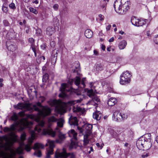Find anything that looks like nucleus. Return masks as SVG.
I'll list each match as a JSON object with an SVG mask.
<instances>
[{
    "label": "nucleus",
    "mask_w": 158,
    "mask_h": 158,
    "mask_svg": "<svg viewBox=\"0 0 158 158\" xmlns=\"http://www.w3.org/2000/svg\"><path fill=\"white\" fill-rule=\"evenodd\" d=\"M15 108L23 111L18 113L19 115L22 117L25 115L24 112L31 110L33 109L37 111L39 114L43 117L49 115L51 112V110L50 107L48 106H43L39 102H37L36 105H34L33 108L31 107L30 104L23 103H19L15 106Z\"/></svg>",
    "instance_id": "f257e3e1"
},
{
    "label": "nucleus",
    "mask_w": 158,
    "mask_h": 158,
    "mask_svg": "<svg viewBox=\"0 0 158 158\" xmlns=\"http://www.w3.org/2000/svg\"><path fill=\"white\" fill-rule=\"evenodd\" d=\"M20 123V125H19V123L18 122H15V123L11 125L10 127V132L15 131L20 132L23 131L26 128H28L30 129L31 137L29 139L28 142L30 144H27L25 146V149L28 152L31 149L30 145L32 143L33 140L35 137V132L34 131L30 130L33 123L31 121H29L26 118L21 119Z\"/></svg>",
    "instance_id": "f03ea898"
},
{
    "label": "nucleus",
    "mask_w": 158,
    "mask_h": 158,
    "mask_svg": "<svg viewBox=\"0 0 158 158\" xmlns=\"http://www.w3.org/2000/svg\"><path fill=\"white\" fill-rule=\"evenodd\" d=\"M47 120V123L46 124L44 121L40 118L36 119L38 125L35 127L34 131L39 133L41 131V128H43V133L44 135H48L54 137L56 135V132L52 129L51 127L54 123L57 122L58 119L55 116L51 115L48 117Z\"/></svg>",
    "instance_id": "7ed1b4c3"
},
{
    "label": "nucleus",
    "mask_w": 158,
    "mask_h": 158,
    "mask_svg": "<svg viewBox=\"0 0 158 158\" xmlns=\"http://www.w3.org/2000/svg\"><path fill=\"white\" fill-rule=\"evenodd\" d=\"M129 4L128 0H116L114 2V6L116 12L123 15L129 9Z\"/></svg>",
    "instance_id": "20e7f679"
},
{
    "label": "nucleus",
    "mask_w": 158,
    "mask_h": 158,
    "mask_svg": "<svg viewBox=\"0 0 158 158\" xmlns=\"http://www.w3.org/2000/svg\"><path fill=\"white\" fill-rule=\"evenodd\" d=\"M87 95L92 99L91 100L88 102V104L93 105L95 106H96V105H97V103L100 102V99L95 94L93 89H87Z\"/></svg>",
    "instance_id": "39448f33"
},
{
    "label": "nucleus",
    "mask_w": 158,
    "mask_h": 158,
    "mask_svg": "<svg viewBox=\"0 0 158 158\" xmlns=\"http://www.w3.org/2000/svg\"><path fill=\"white\" fill-rule=\"evenodd\" d=\"M131 76V73L128 71L123 73L120 77V83L121 85H124L129 83Z\"/></svg>",
    "instance_id": "423d86ee"
},
{
    "label": "nucleus",
    "mask_w": 158,
    "mask_h": 158,
    "mask_svg": "<svg viewBox=\"0 0 158 158\" xmlns=\"http://www.w3.org/2000/svg\"><path fill=\"white\" fill-rule=\"evenodd\" d=\"M127 118V115L125 114H121L119 111H116L113 114V119L116 121L120 122L126 120Z\"/></svg>",
    "instance_id": "0eeeda50"
},
{
    "label": "nucleus",
    "mask_w": 158,
    "mask_h": 158,
    "mask_svg": "<svg viewBox=\"0 0 158 158\" xmlns=\"http://www.w3.org/2000/svg\"><path fill=\"white\" fill-rule=\"evenodd\" d=\"M92 125L90 124H85L82 128L77 127L78 130L81 134L85 133V134L90 135L92 133Z\"/></svg>",
    "instance_id": "6e6552de"
},
{
    "label": "nucleus",
    "mask_w": 158,
    "mask_h": 158,
    "mask_svg": "<svg viewBox=\"0 0 158 158\" xmlns=\"http://www.w3.org/2000/svg\"><path fill=\"white\" fill-rule=\"evenodd\" d=\"M68 156H70V158H75V156L73 153H67L64 148L63 149L62 152L56 153L55 155L56 158H67Z\"/></svg>",
    "instance_id": "1a4fd4ad"
},
{
    "label": "nucleus",
    "mask_w": 158,
    "mask_h": 158,
    "mask_svg": "<svg viewBox=\"0 0 158 158\" xmlns=\"http://www.w3.org/2000/svg\"><path fill=\"white\" fill-rule=\"evenodd\" d=\"M131 22L133 25L137 27L142 26L146 23V22L144 20L138 19L135 16L131 18Z\"/></svg>",
    "instance_id": "9d476101"
},
{
    "label": "nucleus",
    "mask_w": 158,
    "mask_h": 158,
    "mask_svg": "<svg viewBox=\"0 0 158 158\" xmlns=\"http://www.w3.org/2000/svg\"><path fill=\"white\" fill-rule=\"evenodd\" d=\"M54 143V141L51 140L49 139L48 140V143L49 145V148L47 150V158H49L50 155L53 154V148L55 147Z\"/></svg>",
    "instance_id": "9b49d317"
},
{
    "label": "nucleus",
    "mask_w": 158,
    "mask_h": 158,
    "mask_svg": "<svg viewBox=\"0 0 158 158\" xmlns=\"http://www.w3.org/2000/svg\"><path fill=\"white\" fill-rule=\"evenodd\" d=\"M44 145L40 143H36L35 144L33 149L35 151L34 154L38 157H40L41 156V151L39 150L40 148H43Z\"/></svg>",
    "instance_id": "f8f14e48"
},
{
    "label": "nucleus",
    "mask_w": 158,
    "mask_h": 158,
    "mask_svg": "<svg viewBox=\"0 0 158 158\" xmlns=\"http://www.w3.org/2000/svg\"><path fill=\"white\" fill-rule=\"evenodd\" d=\"M75 84L79 87L84 88L85 87V82L86 80V78H83L81 81V78L78 76L76 77L74 79Z\"/></svg>",
    "instance_id": "ddd939ff"
},
{
    "label": "nucleus",
    "mask_w": 158,
    "mask_h": 158,
    "mask_svg": "<svg viewBox=\"0 0 158 158\" xmlns=\"http://www.w3.org/2000/svg\"><path fill=\"white\" fill-rule=\"evenodd\" d=\"M10 154L9 156L5 152H2L0 153V158H14V157L16 155V153L14 150L10 149ZM19 158H23L22 157L20 156Z\"/></svg>",
    "instance_id": "4468645a"
},
{
    "label": "nucleus",
    "mask_w": 158,
    "mask_h": 158,
    "mask_svg": "<svg viewBox=\"0 0 158 158\" xmlns=\"http://www.w3.org/2000/svg\"><path fill=\"white\" fill-rule=\"evenodd\" d=\"M144 140V138L142 137H140L139 139L136 143V145L137 147H139L141 149L144 147V145L145 146L147 145L145 143V142Z\"/></svg>",
    "instance_id": "2eb2a0df"
},
{
    "label": "nucleus",
    "mask_w": 158,
    "mask_h": 158,
    "mask_svg": "<svg viewBox=\"0 0 158 158\" xmlns=\"http://www.w3.org/2000/svg\"><path fill=\"white\" fill-rule=\"evenodd\" d=\"M151 135L149 134H146L143 136H142V137L144 138L145 142V143L147 145H148V148H150L151 147V139L150 138Z\"/></svg>",
    "instance_id": "dca6fc26"
},
{
    "label": "nucleus",
    "mask_w": 158,
    "mask_h": 158,
    "mask_svg": "<svg viewBox=\"0 0 158 158\" xmlns=\"http://www.w3.org/2000/svg\"><path fill=\"white\" fill-rule=\"evenodd\" d=\"M69 123L70 125L77 126L78 125V120L76 117L71 116L69 119Z\"/></svg>",
    "instance_id": "f3484780"
},
{
    "label": "nucleus",
    "mask_w": 158,
    "mask_h": 158,
    "mask_svg": "<svg viewBox=\"0 0 158 158\" xmlns=\"http://www.w3.org/2000/svg\"><path fill=\"white\" fill-rule=\"evenodd\" d=\"M58 139L56 140V142L57 143H61L65 139V135L60 133L58 135Z\"/></svg>",
    "instance_id": "a211bd4d"
},
{
    "label": "nucleus",
    "mask_w": 158,
    "mask_h": 158,
    "mask_svg": "<svg viewBox=\"0 0 158 158\" xmlns=\"http://www.w3.org/2000/svg\"><path fill=\"white\" fill-rule=\"evenodd\" d=\"M68 134L70 137L73 138L75 140L77 139V133L74 130L72 129L69 131L68 132Z\"/></svg>",
    "instance_id": "6ab92c4d"
},
{
    "label": "nucleus",
    "mask_w": 158,
    "mask_h": 158,
    "mask_svg": "<svg viewBox=\"0 0 158 158\" xmlns=\"http://www.w3.org/2000/svg\"><path fill=\"white\" fill-rule=\"evenodd\" d=\"M55 31L54 28L53 27H49L46 29V34L49 36H51L55 32Z\"/></svg>",
    "instance_id": "aec40b11"
},
{
    "label": "nucleus",
    "mask_w": 158,
    "mask_h": 158,
    "mask_svg": "<svg viewBox=\"0 0 158 158\" xmlns=\"http://www.w3.org/2000/svg\"><path fill=\"white\" fill-rule=\"evenodd\" d=\"M117 102V101L115 98H111L108 101L107 104L110 106H114Z\"/></svg>",
    "instance_id": "412c9836"
},
{
    "label": "nucleus",
    "mask_w": 158,
    "mask_h": 158,
    "mask_svg": "<svg viewBox=\"0 0 158 158\" xmlns=\"http://www.w3.org/2000/svg\"><path fill=\"white\" fill-rule=\"evenodd\" d=\"M102 116V114L100 111H97L93 114V118L97 120H100Z\"/></svg>",
    "instance_id": "4be33fe9"
},
{
    "label": "nucleus",
    "mask_w": 158,
    "mask_h": 158,
    "mask_svg": "<svg viewBox=\"0 0 158 158\" xmlns=\"http://www.w3.org/2000/svg\"><path fill=\"white\" fill-rule=\"evenodd\" d=\"M85 35L88 38H91L93 35V32L90 29H87L85 32Z\"/></svg>",
    "instance_id": "5701e85b"
},
{
    "label": "nucleus",
    "mask_w": 158,
    "mask_h": 158,
    "mask_svg": "<svg viewBox=\"0 0 158 158\" xmlns=\"http://www.w3.org/2000/svg\"><path fill=\"white\" fill-rule=\"evenodd\" d=\"M127 44V42L125 40H123L119 42L118 47L120 49H123L125 48Z\"/></svg>",
    "instance_id": "b1692460"
},
{
    "label": "nucleus",
    "mask_w": 158,
    "mask_h": 158,
    "mask_svg": "<svg viewBox=\"0 0 158 158\" xmlns=\"http://www.w3.org/2000/svg\"><path fill=\"white\" fill-rule=\"evenodd\" d=\"M103 65L101 63L97 64L95 66L96 71L98 72L102 71L103 69Z\"/></svg>",
    "instance_id": "393cba45"
},
{
    "label": "nucleus",
    "mask_w": 158,
    "mask_h": 158,
    "mask_svg": "<svg viewBox=\"0 0 158 158\" xmlns=\"http://www.w3.org/2000/svg\"><path fill=\"white\" fill-rule=\"evenodd\" d=\"M57 122V126L58 127H63V124L64 123V120L63 119L60 118L58 119Z\"/></svg>",
    "instance_id": "a878e982"
},
{
    "label": "nucleus",
    "mask_w": 158,
    "mask_h": 158,
    "mask_svg": "<svg viewBox=\"0 0 158 158\" xmlns=\"http://www.w3.org/2000/svg\"><path fill=\"white\" fill-rule=\"evenodd\" d=\"M90 135L85 134L84 136L83 144L84 145H86L89 143V139H88V137Z\"/></svg>",
    "instance_id": "bb28decb"
},
{
    "label": "nucleus",
    "mask_w": 158,
    "mask_h": 158,
    "mask_svg": "<svg viewBox=\"0 0 158 158\" xmlns=\"http://www.w3.org/2000/svg\"><path fill=\"white\" fill-rule=\"evenodd\" d=\"M7 48L9 50L12 52H14L16 50L17 47L15 45L11 44L9 46H7Z\"/></svg>",
    "instance_id": "cd10ccee"
},
{
    "label": "nucleus",
    "mask_w": 158,
    "mask_h": 158,
    "mask_svg": "<svg viewBox=\"0 0 158 158\" xmlns=\"http://www.w3.org/2000/svg\"><path fill=\"white\" fill-rule=\"evenodd\" d=\"M67 84L64 83H62L61 85V87L60 88V90L62 93L64 94L65 91L67 90L66 89Z\"/></svg>",
    "instance_id": "c85d7f7f"
},
{
    "label": "nucleus",
    "mask_w": 158,
    "mask_h": 158,
    "mask_svg": "<svg viewBox=\"0 0 158 158\" xmlns=\"http://www.w3.org/2000/svg\"><path fill=\"white\" fill-rule=\"evenodd\" d=\"M7 6V3L6 2H5L3 4L2 10L3 12L6 13L8 11Z\"/></svg>",
    "instance_id": "c756f323"
},
{
    "label": "nucleus",
    "mask_w": 158,
    "mask_h": 158,
    "mask_svg": "<svg viewBox=\"0 0 158 158\" xmlns=\"http://www.w3.org/2000/svg\"><path fill=\"white\" fill-rule=\"evenodd\" d=\"M73 110L74 113H77L81 112L82 110V109L79 107L74 106L73 107Z\"/></svg>",
    "instance_id": "7c9ffc66"
},
{
    "label": "nucleus",
    "mask_w": 158,
    "mask_h": 158,
    "mask_svg": "<svg viewBox=\"0 0 158 158\" xmlns=\"http://www.w3.org/2000/svg\"><path fill=\"white\" fill-rule=\"evenodd\" d=\"M31 48L33 52H38L39 49L37 46H36L35 44L31 45Z\"/></svg>",
    "instance_id": "2f4dec72"
},
{
    "label": "nucleus",
    "mask_w": 158,
    "mask_h": 158,
    "mask_svg": "<svg viewBox=\"0 0 158 158\" xmlns=\"http://www.w3.org/2000/svg\"><path fill=\"white\" fill-rule=\"evenodd\" d=\"M16 151L18 153L22 154L23 153V148L21 146H20L17 148Z\"/></svg>",
    "instance_id": "473e14b6"
},
{
    "label": "nucleus",
    "mask_w": 158,
    "mask_h": 158,
    "mask_svg": "<svg viewBox=\"0 0 158 158\" xmlns=\"http://www.w3.org/2000/svg\"><path fill=\"white\" fill-rule=\"evenodd\" d=\"M48 79V75L47 74H45L43 76V81L46 82Z\"/></svg>",
    "instance_id": "72a5a7b5"
},
{
    "label": "nucleus",
    "mask_w": 158,
    "mask_h": 158,
    "mask_svg": "<svg viewBox=\"0 0 158 158\" xmlns=\"http://www.w3.org/2000/svg\"><path fill=\"white\" fill-rule=\"evenodd\" d=\"M29 9L31 12H32L35 14H37L38 13V11L37 10L35 9L33 7H30Z\"/></svg>",
    "instance_id": "f704fd0d"
},
{
    "label": "nucleus",
    "mask_w": 158,
    "mask_h": 158,
    "mask_svg": "<svg viewBox=\"0 0 158 158\" xmlns=\"http://www.w3.org/2000/svg\"><path fill=\"white\" fill-rule=\"evenodd\" d=\"M26 138V134L25 132H23L21 135V139L23 141L25 140Z\"/></svg>",
    "instance_id": "c9c22d12"
},
{
    "label": "nucleus",
    "mask_w": 158,
    "mask_h": 158,
    "mask_svg": "<svg viewBox=\"0 0 158 158\" xmlns=\"http://www.w3.org/2000/svg\"><path fill=\"white\" fill-rule=\"evenodd\" d=\"M11 119L14 121H17L18 119V117L16 114H14L11 117Z\"/></svg>",
    "instance_id": "e433bc0d"
},
{
    "label": "nucleus",
    "mask_w": 158,
    "mask_h": 158,
    "mask_svg": "<svg viewBox=\"0 0 158 158\" xmlns=\"http://www.w3.org/2000/svg\"><path fill=\"white\" fill-rule=\"evenodd\" d=\"M80 102V100H78L77 101H70L69 102V103L71 104V105H73L76 103H78Z\"/></svg>",
    "instance_id": "4c0bfd02"
},
{
    "label": "nucleus",
    "mask_w": 158,
    "mask_h": 158,
    "mask_svg": "<svg viewBox=\"0 0 158 158\" xmlns=\"http://www.w3.org/2000/svg\"><path fill=\"white\" fill-rule=\"evenodd\" d=\"M9 7L10 8L15 10L16 9V6L15 4L13 3H12L9 5Z\"/></svg>",
    "instance_id": "58836bf2"
},
{
    "label": "nucleus",
    "mask_w": 158,
    "mask_h": 158,
    "mask_svg": "<svg viewBox=\"0 0 158 158\" xmlns=\"http://www.w3.org/2000/svg\"><path fill=\"white\" fill-rule=\"evenodd\" d=\"M3 23L5 26H9L10 25V23L7 20H4Z\"/></svg>",
    "instance_id": "ea45409f"
},
{
    "label": "nucleus",
    "mask_w": 158,
    "mask_h": 158,
    "mask_svg": "<svg viewBox=\"0 0 158 158\" xmlns=\"http://www.w3.org/2000/svg\"><path fill=\"white\" fill-rule=\"evenodd\" d=\"M28 41L31 44V45L35 44L34 40L32 38H29L28 39Z\"/></svg>",
    "instance_id": "a19ab883"
},
{
    "label": "nucleus",
    "mask_w": 158,
    "mask_h": 158,
    "mask_svg": "<svg viewBox=\"0 0 158 158\" xmlns=\"http://www.w3.org/2000/svg\"><path fill=\"white\" fill-rule=\"evenodd\" d=\"M154 41L156 44H158V35L155 36L154 38Z\"/></svg>",
    "instance_id": "79ce46f5"
},
{
    "label": "nucleus",
    "mask_w": 158,
    "mask_h": 158,
    "mask_svg": "<svg viewBox=\"0 0 158 158\" xmlns=\"http://www.w3.org/2000/svg\"><path fill=\"white\" fill-rule=\"evenodd\" d=\"M7 140V137L5 135L0 137V141L2 142L3 141V140Z\"/></svg>",
    "instance_id": "37998d69"
},
{
    "label": "nucleus",
    "mask_w": 158,
    "mask_h": 158,
    "mask_svg": "<svg viewBox=\"0 0 158 158\" xmlns=\"http://www.w3.org/2000/svg\"><path fill=\"white\" fill-rule=\"evenodd\" d=\"M59 7V5L57 4H54L53 6V8L54 9V10H57Z\"/></svg>",
    "instance_id": "c03bdc74"
},
{
    "label": "nucleus",
    "mask_w": 158,
    "mask_h": 158,
    "mask_svg": "<svg viewBox=\"0 0 158 158\" xmlns=\"http://www.w3.org/2000/svg\"><path fill=\"white\" fill-rule=\"evenodd\" d=\"M45 100V98L43 96H40V97L39 100L41 102H43Z\"/></svg>",
    "instance_id": "a18cd8bd"
},
{
    "label": "nucleus",
    "mask_w": 158,
    "mask_h": 158,
    "mask_svg": "<svg viewBox=\"0 0 158 158\" xmlns=\"http://www.w3.org/2000/svg\"><path fill=\"white\" fill-rule=\"evenodd\" d=\"M75 143L72 141L70 145V148H72L75 147Z\"/></svg>",
    "instance_id": "49530a36"
},
{
    "label": "nucleus",
    "mask_w": 158,
    "mask_h": 158,
    "mask_svg": "<svg viewBox=\"0 0 158 158\" xmlns=\"http://www.w3.org/2000/svg\"><path fill=\"white\" fill-rule=\"evenodd\" d=\"M4 131L5 132H10V128L8 127H5L4 128Z\"/></svg>",
    "instance_id": "de8ad7c7"
},
{
    "label": "nucleus",
    "mask_w": 158,
    "mask_h": 158,
    "mask_svg": "<svg viewBox=\"0 0 158 158\" xmlns=\"http://www.w3.org/2000/svg\"><path fill=\"white\" fill-rule=\"evenodd\" d=\"M99 17L100 18V20L101 21H103L104 19V16L103 15L101 14H99L98 15Z\"/></svg>",
    "instance_id": "09e8293b"
},
{
    "label": "nucleus",
    "mask_w": 158,
    "mask_h": 158,
    "mask_svg": "<svg viewBox=\"0 0 158 158\" xmlns=\"http://www.w3.org/2000/svg\"><path fill=\"white\" fill-rule=\"evenodd\" d=\"M106 3H104L103 4L101 5V7L102 9H103L106 7Z\"/></svg>",
    "instance_id": "8fccbe9b"
},
{
    "label": "nucleus",
    "mask_w": 158,
    "mask_h": 158,
    "mask_svg": "<svg viewBox=\"0 0 158 158\" xmlns=\"http://www.w3.org/2000/svg\"><path fill=\"white\" fill-rule=\"evenodd\" d=\"M58 19L56 17L54 18L53 19V21L54 22H55V23H56V22L58 23Z\"/></svg>",
    "instance_id": "3c124183"
},
{
    "label": "nucleus",
    "mask_w": 158,
    "mask_h": 158,
    "mask_svg": "<svg viewBox=\"0 0 158 158\" xmlns=\"http://www.w3.org/2000/svg\"><path fill=\"white\" fill-rule=\"evenodd\" d=\"M111 27V25H108L106 27V30L107 31L110 30V28Z\"/></svg>",
    "instance_id": "603ef678"
},
{
    "label": "nucleus",
    "mask_w": 158,
    "mask_h": 158,
    "mask_svg": "<svg viewBox=\"0 0 158 158\" xmlns=\"http://www.w3.org/2000/svg\"><path fill=\"white\" fill-rule=\"evenodd\" d=\"M46 46L44 44H43L41 46V48L43 49H44L46 48Z\"/></svg>",
    "instance_id": "864d4df0"
},
{
    "label": "nucleus",
    "mask_w": 158,
    "mask_h": 158,
    "mask_svg": "<svg viewBox=\"0 0 158 158\" xmlns=\"http://www.w3.org/2000/svg\"><path fill=\"white\" fill-rule=\"evenodd\" d=\"M27 117L31 118H33V116L31 114H27Z\"/></svg>",
    "instance_id": "5fc2aeb1"
},
{
    "label": "nucleus",
    "mask_w": 158,
    "mask_h": 158,
    "mask_svg": "<svg viewBox=\"0 0 158 158\" xmlns=\"http://www.w3.org/2000/svg\"><path fill=\"white\" fill-rule=\"evenodd\" d=\"M101 48L103 50L105 51V48H106V47L104 45L102 44V46H101Z\"/></svg>",
    "instance_id": "6e6d98bb"
},
{
    "label": "nucleus",
    "mask_w": 158,
    "mask_h": 158,
    "mask_svg": "<svg viewBox=\"0 0 158 158\" xmlns=\"http://www.w3.org/2000/svg\"><path fill=\"white\" fill-rule=\"evenodd\" d=\"M114 40V38L113 37H111L109 40V41L110 42H113Z\"/></svg>",
    "instance_id": "4d7b16f0"
},
{
    "label": "nucleus",
    "mask_w": 158,
    "mask_h": 158,
    "mask_svg": "<svg viewBox=\"0 0 158 158\" xmlns=\"http://www.w3.org/2000/svg\"><path fill=\"white\" fill-rule=\"evenodd\" d=\"M33 3L36 4H38L39 3V1L38 0H35L33 2Z\"/></svg>",
    "instance_id": "13d9d810"
},
{
    "label": "nucleus",
    "mask_w": 158,
    "mask_h": 158,
    "mask_svg": "<svg viewBox=\"0 0 158 158\" xmlns=\"http://www.w3.org/2000/svg\"><path fill=\"white\" fill-rule=\"evenodd\" d=\"M94 54L95 55H98V52L96 50H94Z\"/></svg>",
    "instance_id": "bf43d9fd"
},
{
    "label": "nucleus",
    "mask_w": 158,
    "mask_h": 158,
    "mask_svg": "<svg viewBox=\"0 0 158 158\" xmlns=\"http://www.w3.org/2000/svg\"><path fill=\"white\" fill-rule=\"evenodd\" d=\"M2 70L3 71V74H5V73H6V68L4 67H3V68H2Z\"/></svg>",
    "instance_id": "052dcab7"
},
{
    "label": "nucleus",
    "mask_w": 158,
    "mask_h": 158,
    "mask_svg": "<svg viewBox=\"0 0 158 158\" xmlns=\"http://www.w3.org/2000/svg\"><path fill=\"white\" fill-rule=\"evenodd\" d=\"M33 93H35V95L36 96H37V91L35 90H35L33 91Z\"/></svg>",
    "instance_id": "680f3d73"
},
{
    "label": "nucleus",
    "mask_w": 158,
    "mask_h": 158,
    "mask_svg": "<svg viewBox=\"0 0 158 158\" xmlns=\"http://www.w3.org/2000/svg\"><path fill=\"white\" fill-rule=\"evenodd\" d=\"M119 33L121 34L122 35H123L124 33V32L123 31H121L119 32Z\"/></svg>",
    "instance_id": "e2e57ef3"
},
{
    "label": "nucleus",
    "mask_w": 158,
    "mask_h": 158,
    "mask_svg": "<svg viewBox=\"0 0 158 158\" xmlns=\"http://www.w3.org/2000/svg\"><path fill=\"white\" fill-rule=\"evenodd\" d=\"M26 23V20H24L23 21V24H24V25H25Z\"/></svg>",
    "instance_id": "0e129e2a"
},
{
    "label": "nucleus",
    "mask_w": 158,
    "mask_h": 158,
    "mask_svg": "<svg viewBox=\"0 0 158 158\" xmlns=\"http://www.w3.org/2000/svg\"><path fill=\"white\" fill-rule=\"evenodd\" d=\"M34 52L35 54V56L36 57L37 56V53H38V52H35H35Z\"/></svg>",
    "instance_id": "69168bd1"
},
{
    "label": "nucleus",
    "mask_w": 158,
    "mask_h": 158,
    "mask_svg": "<svg viewBox=\"0 0 158 158\" xmlns=\"http://www.w3.org/2000/svg\"><path fill=\"white\" fill-rule=\"evenodd\" d=\"M96 145L98 147H99L100 146V144L99 143H97L96 144Z\"/></svg>",
    "instance_id": "338daca9"
},
{
    "label": "nucleus",
    "mask_w": 158,
    "mask_h": 158,
    "mask_svg": "<svg viewBox=\"0 0 158 158\" xmlns=\"http://www.w3.org/2000/svg\"><path fill=\"white\" fill-rule=\"evenodd\" d=\"M90 151L91 152H93L94 151L93 149V147H90Z\"/></svg>",
    "instance_id": "774afa93"
}]
</instances>
